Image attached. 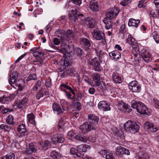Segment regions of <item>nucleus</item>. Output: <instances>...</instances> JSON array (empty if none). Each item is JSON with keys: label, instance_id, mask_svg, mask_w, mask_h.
<instances>
[{"label": "nucleus", "instance_id": "f257e3e1", "mask_svg": "<svg viewBox=\"0 0 159 159\" xmlns=\"http://www.w3.org/2000/svg\"><path fill=\"white\" fill-rule=\"evenodd\" d=\"M88 116L89 121L80 126V129L84 134L96 128L95 124L98 123L99 120V117L94 114H89Z\"/></svg>", "mask_w": 159, "mask_h": 159}, {"label": "nucleus", "instance_id": "f03ea898", "mask_svg": "<svg viewBox=\"0 0 159 159\" xmlns=\"http://www.w3.org/2000/svg\"><path fill=\"white\" fill-rule=\"evenodd\" d=\"M18 74L16 73H14L10 75L9 79V82L10 84L12 87H14V85L18 87V89L22 90L24 88L22 85L24 82L22 79H17Z\"/></svg>", "mask_w": 159, "mask_h": 159}, {"label": "nucleus", "instance_id": "7ed1b4c3", "mask_svg": "<svg viewBox=\"0 0 159 159\" xmlns=\"http://www.w3.org/2000/svg\"><path fill=\"white\" fill-rule=\"evenodd\" d=\"M131 107L136 109L137 111L140 114L148 115V109L142 102L133 100L131 102Z\"/></svg>", "mask_w": 159, "mask_h": 159}, {"label": "nucleus", "instance_id": "20e7f679", "mask_svg": "<svg viewBox=\"0 0 159 159\" xmlns=\"http://www.w3.org/2000/svg\"><path fill=\"white\" fill-rule=\"evenodd\" d=\"M124 127L126 131L134 133L138 132L140 128L135 121L130 120L125 123Z\"/></svg>", "mask_w": 159, "mask_h": 159}, {"label": "nucleus", "instance_id": "39448f33", "mask_svg": "<svg viewBox=\"0 0 159 159\" xmlns=\"http://www.w3.org/2000/svg\"><path fill=\"white\" fill-rule=\"evenodd\" d=\"M120 11L118 7H115L110 9L108 10L106 13L105 18L112 19L116 16Z\"/></svg>", "mask_w": 159, "mask_h": 159}, {"label": "nucleus", "instance_id": "423d86ee", "mask_svg": "<svg viewBox=\"0 0 159 159\" xmlns=\"http://www.w3.org/2000/svg\"><path fill=\"white\" fill-rule=\"evenodd\" d=\"M57 133L55 132H53L51 134V137H52V142L54 144L57 143H62L65 140V138L62 135H56Z\"/></svg>", "mask_w": 159, "mask_h": 159}, {"label": "nucleus", "instance_id": "0eeeda50", "mask_svg": "<svg viewBox=\"0 0 159 159\" xmlns=\"http://www.w3.org/2000/svg\"><path fill=\"white\" fill-rule=\"evenodd\" d=\"M92 35L93 38L98 40L103 39L105 36L103 31L99 30L98 28L94 30Z\"/></svg>", "mask_w": 159, "mask_h": 159}, {"label": "nucleus", "instance_id": "6e6552de", "mask_svg": "<svg viewBox=\"0 0 159 159\" xmlns=\"http://www.w3.org/2000/svg\"><path fill=\"white\" fill-rule=\"evenodd\" d=\"M83 22L85 25L88 28L95 27V20L92 17H88L84 19Z\"/></svg>", "mask_w": 159, "mask_h": 159}, {"label": "nucleus", "instance_id": "1a4fd4ad", "mask_svg": "<svg viewBox=\"0 0 159 159\" xmlns=\"http://www.w3.org/2000/svg\"><path fill=\"white\" fill-rule=\"evenodd\" d=\"M141 55L143 59L146 63H149L152 61V55L149 51L145 49L141 51Z\"/></svg>", "mask_w": 159, "mask_h": 159}, {"label": "nucleus", "instance_id": "9d476101", "mask_svg": "<svg viewBox=\"0 0 159 159\" xmlns=\"http://www.w3.org/2000/svg\"><path fill=\"white\" fill-rule=\"evenodd\" d=\"M144 126L148 132L155 133L157 132L159 129V127L154 125L153 123L147 121L144 124Z\"/></svg>", "mask_w": 159, "mask_h": 159}, {"label": "nucleus", "instance_id": "9b49d317", "mask_svg": "<svg viewBox=\"0 0 159 159\" xmlns=\"http://www.w3.org/2000/svg\"><path fill=\"white\" fill-rule=\"evenodd\" d=\"M129 89L133 92H136L140 90L141 86L135 80H134L129 83L128 84Z\"/></svg>", "mask_w": 159, "mask_h": 159}, {"label": "nucleus", "instance_id": "f8f14e48", "mask_svg": "<svg viewBox=\"0 0 159 159\" xmlns=\"http://www.w3.org/2000/svg\"><path fill=\"white\" fill-rule=\"evenodd\" d=\"M89 63L94 67L95 70L98 71H101L100 63L97 57H94L89 61Z\"/></svg>", "mask_w": 159, "mask_h": 159}, {"label": "nucleus", "instance_id": "ddd939ff", "mask_svg": "<svg viewBox=\"0 0 159 159\" xmlns=\"http://www.w3.org/2000/svg\"><path fill=\"white\" fill-rule=\"evenodd\" d=\"M118 108L120 110H122L125 112H129L131 111V109L129 108L128 105L121 101L118 102Z\"/></svg>", "mask_w": 159, "mask_h": 159}, {"label": "nucleus", "instance_id": "4468645a", "mask_svg": "<svg viewBox=\"0 0 159 159\" xmlns=\"http://www.w3.org/2000/svg\"><path fill=\"white\" fill-rule=\"evenodd\" d=\"M110 57L115 61H117L121 58V53L117 50H115L110 52L109 53Z\"/></svg>", "mask_w": 159, "mask_h": 159}, {"label": "nucleus", "instance_id": "2eb2a0df", "mask_svg": "<svg viewBox=\"0 0 159 159\" xmlns=\"http://www.w3.org/2000/svg\"><path fill=\"white\" fill-rule=\"evenodd\" d=\"M98 107L99 109L103 111H108L111 110L109 105L104 101H100L98 103Z\"/></svg>", "mask_w": 159, "mask_h": 159}, {"label": "nucleus", "instance_id": "dca6fc26", "mask_svg": "<svg viewBox=\"0 0 159 159\" xmlns=\"http://www.w3.org/2000/svg\"><path fill=\"white\" fill-rule=\"evenodd\" d=\"M52 108L54 113L58 115H61L63 112L61 107L56 102L53 104Z\"/></svg>", "mask_w": 159, "mask_h": 159}, {"label": "nucleus", "instance_id": "f3484780", "mask_svg": "<svg viewBox=\"0 0 159 159\" xmlns=\"http://www.w3.org/2000/svg\"><path fill=\"white\" fill-rule=\"evenodd\" d=\"M14 97V95L12 94L8 96L4 95L0 98V102L3 104H7L11 101Z\"/></svg>", "mask_w": 159, "mask_h": 159}, {"label": "nucleus", "instance_id": "a211bd4d", "mask_svg": "<svg viewBox=\"0 0 159 159\" xmlns=\"http://www.w3.org/2000/svg\"><path fill=\"white\" fill-rule=\"evenodd\" d=\"M93 80L95 81V84L97 86H99L101 84L100 75L98 73H95L93 74Z\"/></svg>", "mask_w": 159, "mask_h": 159}, {"label": "nucleus", "instance_id": "6ab92c4d", "mask_svg": "<svg viewBox=\"0 0 159 159\" xmlns=\"http://www.w3.org/2000/svg\"><path fill=\"white\" fill-rule=\"evenodd\" d=\"M89 8L92 11L97 12L99 8L98 2H97L91 1L90 3Z\"/></svg>", "mask_w": 159, "mask_h": 159}, {"label": "nucleus", "instance_id": "aec40b11", "mask_svg": "<svg viewBox=\"0 0 159 159\" xmlns=\"http://www.w3.org/2000/svg\"><path fill=\"white\" fill-rule=\"evenodd\" d=\"M80 151L78 146L77 149L72 148L70 150V152L72 154L75 155L78 157H83L84 154H82L81 152H80Z\"/></svg>", "mask_w": 159, "mask_h": 159}, {"label": "nucleus", "instance_id": "412c9836", "mask_svg": "<svg viewBox=\"0 0 159 159\" xmlns=\"http://www.w3.org/2000/svg\"><path fill=\"white\" fill-rule=\"evenodd\" d=\"M61 33L63 37H66L67 40H69L70 37L73 38L74 36L73 32L70 30H68L67 32H65L63 30H62Z\"/></svg>", "mask_w": 159, "mask_h": 159}, {"label": "nucleus", "instance_id": "4be33fe9", "mask_svg": "<svg viewBox=\"0 0 159 159\" xmlns=\"http://www.w3.org/2000/svg\"><path fill=\"white\" fill-rule=\"evenodd\" d=\"M60 88L61 90L62 91L65 92L66 91V89H67L69 90L70 93H71L72 94H75L74 90L70 86L67 85L65 84H61L60 85Z\"/></svg>", "mask_w": 159, "mask_h": 159}, {"label": "nucleus", "instance_id": "5701e85b", "mask_svg": "<svg viewBox=\"0 0 159 159\" xmlns=\"http://www.w3.org/2000/svg\"><path fill=\"white\" fill-rule=\"evenodd\" d=\"M103 22L106 25L105 28L106 29L109 30L112 28L113 23L112 19L104 18L103 20Z\"/></svg>", "mask_w": 159, "mask_h": 159}, {"label": "nucleus", "instance_id": "b1692460", "mask_svg": "<svg viewBox=\"0 0 159 159\" xmlns=\"http://www.w3.org/2000/svg\"><path fill=\"white\" fill-rule=\"evenodd\" d=\"M139 23L140 20H135L133 18H130L129 20L128 25L129 27L134 26L137 28L138 27Z\"/></svg>", "mask_w": 159, "mask_h": 159}, {"label": "nucleus", "instance_id": "393cba45", "mask_svg": "<svg viewBox=\"0 0 159 159\" xmlns=\"http://www.w3.org/2000/svg\"><path fill=\"white\" fill-rule=\"evenodd\" d=\"M81 42L86 49H89L91 46V43L89 39L87 38H83L81 39Z\"/></svg>", "mask_w": 159, "mask_h": 159}, {"label": "nucleus", "instance_id": "a878e982", "mask_svg": "<svg viewBox=\"0 0 159 159\" xmlns=\"http://www.w3.org/2000/svg\"><path fill=\"white\" fill-rule=\"evenodd\" d=\"M40 148L41 150L46 151L47 150L49 146V142L48 141H44L41 142L40 144Z\"/></svg>", "mask_w": 159, "mask_h": 159}, {"label": "nucleus", "instance_id": "bb28decb", "mask_svg": "<svg viewBox=\"0 0 159 159\" xmlns=\"http://www.w3.org/2000/svg\"><path fill=\"white\" fill-rule=\"evenodd\" d=\"M112 78L115 82L116 83L120 84L122 83V81L120 77L118 74L116 72H114L113 73L112 75Z\"/></svg>", "mask_w": 159, "mask_h": 159}, {"label": "nucleus", "instance_id": "cd10ccee", "mask_svg": "<svg viewBox=\"0 0 159 159\" xmlns=\"http://www.w3.org/2000/svg\"><path fill=\"white\" fill-rule=\"evenodd\" d=\"M17 130L18 133L20 134H25L26 133L27 130L25 124H21L18 125Z\"/></svg>", "mask_w": 159, "mask_h": 159}, {"label": "nucleus", "instance_id": "c85d7f7f", "mask_svg": "<svg viewBox=\"0 0 159 159\" xmlns=\"http://www.w3.org/2000/svg\"><path fill=\"white\" fill-rule=\"evenodd\" d=\"M27 117L28 122L33 125L35 124V116L33 112L28 114Z\"/></svg>", "mask_w": 159, "mask_h": 159}, {"label": "nucleus", "instance_id": "c756f323", "mask_svg": "<svg viewBox=\"0 0 159 159\" xmlns=\"http://www.w3.org/2000/svg\"><path fill=\"white\" fill-rule=\"evenodd\" d=\"M78 13L76 10H72L71 11V13L69 15L70 20L75 21L78 20L77 15Z\"/></svg>", "mask_w": 159, "mask_h": 159}, {"label": "nucleus", "instance_id": "7c9ffc66", "mask_svg": "<svg viewBox=\"0 0 159 159\" xmlns=\"http://www.w3.org/2000/svg\"><path fill=\"white\" fill-rule=\"evenodd\" d=\"M138 159H149L150 156L148 154L142 152H139L136 154Z\"/></svg>", "mask_w": 159, "mask_h": 159}, {"label": "nucleus", "instance_id": "2f4dec72", "mask_svg": "<svg viewBox=\"0 0 159 159\" xmlns=\"http://www.w3.org/2000/svg\"><path fill=\"white\" fill-rule=\"evenodd\" d=\"M151 37H152L157 43H159V32L154 31L152 32Z\"/></svg>", "mask_w": 159, "mask_h": 159}, {"label": "nucleus", "instance_id": "473e14b6", "mask_svg": "<svg viewBox=\"0 0 159 159\" xmlns=\"http://www.w3.org/2000/svg\"><path fill=\"white\" fill-rule=\"evenodd\" d=\"M14 120V118L12 115H9L6 119V123L9 125L13 126L15 123Z\"/></svg>", "mask_w": 159, "mask_h": 159}, {"label": "nucleus", "instance_id": "72a5a7b5", "mask_svg": "<svg viewBox=\"0 0 159 159\" xmlns=\"http://www.w3.org/2000/svg\"><path fill=\"white\" fill-rule=\"evenodd\" d=\"M126 42L129 44L135 45L136 43L134 38H133L130 35H129L128 38L126 39Z\"/></svg>", "mask_w": 159, "mask_h": 159}, {"label": "nucleus", "instance_id": "f704fd0d", "mask_svg": "<svg viewBox=\"0 0 159 159\" xmlns=\"http://www.w3.org/2000/svg\"><path fill=\"white\" fill-rule=\"evenodd\" d=\"M78 146L80 152H81V153L84 155V152H86L88 148L90 147L89 145L86 144H82Z\"/></svg>", "mask_w": 159, "mask_h": 159}, {"label": "nucleus", "instance_id": "c9c22d12", "mask_svg": "<svg viewBox=\"0 0 159 159\" xmlns=\"http://www.w3.org/2000/svg\"><path fill=\"white\" fill-rule=\"evenodd\" d=\"M48 94V92L47 91H44L43 90H41L37 94L36 98L39 100L41 97H43L44 95H47Z\"/></svg>", "mask_w": 159, "mask_h": 159}, {"label": "nucleus", "instance_id": "e433bc0d", "mask_svg": "<svg viewBox=\"0 0 159 159\" xmlns=\"http://www.w3.org/2000/svg\"><path fill=\"white\" fill-rule=\"evenodd\" d=\"M13 111V109H10L5 108L3 106H0V112L2 114H5L8 112H12Z\"/></svg>", "mask_w": 159, "mask_h": 159}, {"label": "nucleus", "instance_id": "4c0bfd02", "mask_svg": "<svg viewBox=\"0 0 159 159\" xmlns=\"http://www.w3.org/2000/svg\"><path fill=\"white\" fill-rule=\"evenodd\" d=\"M0 128L4 131H9L11 129V126L5 124H2L0 125Z\"/></svg>", "mask_w": 159, "mask_h": 159}, {"label": "nucleus", "instance_id": "58836bf2", "mask_svg": "<svg viewBox=\"0 0 159 159\" xmlns=\"http://www.w3.org/2000/svg\"><path fill=\"white\" fill-rule=\"evenodd\" d=\"M158 10H153L149 11L148 14L150 16H151L153 17H158Z\"/></svg>", "mask_w": 159, "mask_h": 159}, {"label": "nucleus", "instance_id": "ea45409f", "mask_svg": "<svg viewBox=\"0 0 159 159\" xmlns=\"http://www.w3.org/2000/svg\"><path fill=\"white\" fill-rule=\"evenodd\" d=\"M132 51V53L134 56V59L136 58L139 54V51L138 48L137 47H133Z\"/></svg>", "mask_w": 159, "mask_h": 159}, {"label": "nucleus", "instance_id": "a19ab883", "mask_svg": "<svg viewBox=\"0 0 159 159\" xmlns=\"http://www.w3.org/2000/svg\"><path fill=\"white\" fill-rule=\"evenodd\" d=\"M70 63L69 61V59L68 57H65L64 60V63L63 68L64 69H66L68 66L70 65Z\"/></svg>", "mask_w": 159, "mask_h": 159}, {"label": "nucleus", "instance_id": "79ce46f5", "mask_svg": "<svg viewBox=\"0 0 159 159\" xmlns=\"http://www.w3.org/2000/svg\"><path fill=\"white\" fill-rule=\"evenodd\" d=\"M51 157L54 159H57L59 157V154L58 152L55 150L52 151L51 154Z\"/></svg>", "mask_w": 159, "mask_h": 159}, {"label": "nucleus", "instance_id": "37998d69", "mask_svg": "<svg viewBox=\"0 0 159 159\" xmlns=\"http://www.w3.org/2000/svg\"><path fill=\"white\" fill-rule=\"evenodd\" d=\"M123 147L120 146L117 147L115 150L116 154L119 155H123L122 153L123 151Z\"/></svg>", "mask_w": 159, "mask_h": 159}, {"label": "nucleus", "instance_id": "c03bdc74", "mask_svg": "<svg viewBox=\"0 0 159 159\" xmlns=\"http://www.w3.org/2000/svg\"><path fill=\"white\" fill-rule=\"evenodd\" d=\"M75 53L78 56L81 57L83 55V50L80 48L76 49Z\"/></svg>", "mask_w": 159, "mask_h": 159}, {"label": "nucleus", "instance_id": "a18cd8bd", "mask_svg": "<svg viewBox=\"0 0 159 159\" xmlns=\"http://www.w3.org/2000/svg\"><path fill=\"white\" fill-rule=\"evenodd\" d=\"M69 103L68 102H64V104L63 105H61L63 111L69 110Z\"/></svg>", "mask_w": 159, "mask_h": 159}, {"label": "nucleus", "instance_id": "49530a36", "mask_svg": "<svg viewBox=\"0 0 159 159\" xmlns=\"http://www.w3.org/2000/svg\"><path fill=\"white\" fill-rule=\"evenodd\" d=\"M67 69V72L68 75L70 76H72L74 75L75 72V70L73 68H70Z\"/></svg>", "mask_w": 159, "mask_h": 159}, {"label": "nucleus", "instance_id": "de8ad7c7", "mask_svg": "<svg viewBox=\"0 0 159 159\" xmlns=\"http://www.w3.org/2000/svg\"><path fill=\"white\" fill-rule=\"evenodd\" d=\"M45 84L47 88H49L52 85L51 80L49 77L47 79Z\"/></svg>", "mask_w": 159, "mask_h": 159}, {"label": "nucleus", "instance_id": "09e8293b", "mask_svg": "<svg viewBox=\"0 0 159 159\" xmlns=\"http://www.w3.org/2000/svg\"><path fill=\"white\" fill-rule=\"evenodd\" d=\"M75 139L76 140L82 141H84V139L83 136L80 134H78L76 135L75 137Z\"/></svg>", "mask_w": 159, "mask_h": 159}, {"label": "nucleus", "instance_id": "8fccbe9b", "mask_svg": "<svg viewBox=\"0 0 159 159\" xmlns=\"http://www.w3.org/2000/svg\"><path fill=\"white\" fill-rule=\"evenodd\" d=\"M36 75L33 74H30L29 75L27 79V81H29L31 80H36Z\"/></svg>", "mask_w": 159, "mask_h": 159}, {"label": "nucleus", "instance_id": "3c124183", "mask_svg": "<svg viewBox=\"0 0 159 159\" xmlns=\"http://www.w3.org/2000/svg\"><path fill=\"white\" fill-rule=\"evenodd\" d=\"M28 101V98H25L19 101L21 106H22V105H25L27 103Z\"/></svg>", "mask_w": 159, "mask_h": 159}, {"label": "nucleus", "instance_id": "603ef678", "mask_svg": "<svg viewBox=\"0 0 159 159\" xmlns=\"http://www.w3.org/2000/svg\"><path fill=\"white\" fill-rule=\"evenodd\" d=\"M131 2L130 0H123L120 2V4L123 6H126Z\"/></svg>", "mask_w": 159, "mask_h": 159}, {"label": "nucleus", "instance_id": "864d4df0", "mask_svg": "<svg viewBox=\"0 0 159 159\" xmlns=\"http://www.w3.org/2000/svg\"><path fill=\"white\" fill-rule=\"evenodd\" d=\"M13 106L14 107H15L16 106V107L18 108L19 109H22L23 108L22 106H21V105L20 104L19 101H16L14 103Z\"/></svg>", "mask_w": 159, "mask_h": 159}, {"label": "nucleus", "instance_id": "5fc2aeb1", "mask_svg": "<svg viewBox=\"0 0 159 159\" xmlns=\"http://www.w3.org/2000/svg\"><path fill=\"white\" fill-rule=\"evenodd\" d=\"M153 102L155 107L159 109V102L156 98L153 99Z\"/></svg>", "mask_w": 159, "mask_h": 159}, {"label": "nucleus", "instance_id": "6e6d98bb", "mask_svg": "<svg viewBox=\"0 0 159 159\" xmlns=\"http://www.w3.org/2000/svg\"><path fill=\"white\" fill-rule=\"evenodd\" d=\"M65 93V95L66 97L69 99H74V96H73L72 98H71V94L67 91H66L64 92Z\"/></svg>", "mask_w": 159, "mask_h": 159}, {"label": "nucleus", "instance_id": "4d7b16f0", "mask_svg": "<svg viewBox=\"0 0 159 159\" xmlns=\"http://www.w3.org/2000/svg\"><path fill=\"white\" fill-rule=\"evenodd\" d=\"M6 155L7 159H15V156L14 153H11V154Z\"/></svg>", "mask_w": 159, "mask_h": 159}, {"label": "nucleus", "instance_id": "13d9d810", "mask_svg": "<svg viewBox=\"0 0 159 159\" xmlns=\"http://www.w3.org/2000/svg\"><path fill=\"white\" fill-rule=\"evenodd\" d=\"M105 158L106 159H115L114 157L113 156L112 153L108 152V154L106 155Z\"/></svg>", "mask_w": 159, "mask_h": 159}, {"label": "nucleus", "instance_id": "bf43d9fd", "mask_svg": "<svg viewBox=\"0 0 159 159\" xmlns=\"http://www.w3.org/2000/svg\"><path fill=\"white\" fill-rule=\"evenodd\" d=\"M68 75L67 69H66L65 71L60 73V76L62 78H65Z\"/></svg>", "mask_w": 159, "mask_h": 159}, {"label": "nucleus", "instance_id": "052dcab7", "mask_svg": "<svg viewBox=\"0 0 159 159\" xmlns=\"http://www.w3.org/2000/svg\"><path fill=\"white\" fill-rule=\"evenodd\" d=\"M99 153L104 157H105L106 155L108 154V152L106 150H103L101 151Z\"/></svg>", "mask_w": 159, "mask_h": 159}, {"label": "nucleus", "instance_id": "680f3d73", "mask_svg": "<svg viewBox=\"0 0 159 159\" xmlns=\"http://www.w3.org/2000/svg\"><path fill=\"white\" fill-rule=\"evenodd\" d=\"M144 1H140L138 4V6L139 8H144L145 7L144 5Z\"/></svg>", "mask_w": 159, "mask_h": 159}, {"label": "nucleus", "instance_id": "e2e57ef3", "mask_svg": "<svg viewBox=\"0 0 159 159\" xmlns=\"http://www.w3.org/2000/svg\"><path fill=\"white\" fill-rule=\"evenodd\" d=\"M122 153L123 154H126L127 155H130V152L128 149L123 147V151Z\"/></svg>", "mask_w": 159, "mask_h": 159}, {"label": "nucleus", "instance_id": "0e129e2a", "mask_svg": "<svg viewBox=\"0 0 159 159\" xmlns=\"http://www.w3.org/2000/svg\"><path fill=\"white\" fill-rule=\"evenodd\" d=\"M71 2L74 4L80 6L82 3L81 0H71Z\"/></svg>", "mask_w": 159, "mask_h": 159}, {"label": "nucleus", "instance_id": "69168bd1", "mask_svg": "<svg viewBox=\"0 0 159 159\" xmlns=\"http://www.w3.org/2000/svg\"><path fill=\"white\" fill-rule=\"evenodd\" d=\"M53 43L55 45H58L60 43V41L58 38H55L53 40Z\"/></svg>", "mask_w": 159, "mask_h": 159}, {"label": "nucleus", "instance_id": "338daca9", "mask_svg": "<svg viewBox=\"0 0 159 159\" xmlns=\"http://www.w3.org/2000/svg\"><path fill=\"white\" fill-rule=\"evenodd\" d=\"M76 110L80 111L81 109V104L80 102H77L76 104Z\"/></svg>", "mask_w": 159, "mask_h": 159}, {"label": "nucleus", "instance_id": "774afa93", "mask_svg": "<svg viewBox=\"0 0 159 159\" xmlns=\"http://www.w3.org/2000/svg\"><path fill=\"white\" fill-rule=\"evenodd\" d=\"M76 96L77 97L76 100L78 101H80L82 97L81 94L80 93H77Z\"/></svg>", "mask_w": 159, "mask_h": 159}]
</instances>
